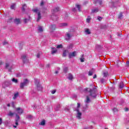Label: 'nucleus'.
Here are the masks:
<instances>
[{
	"instance_id": "nucleus-24",
	"label": "nucleus",
	"mask_w": 129,
	"mask_h": 129,
	"mask_svg": "<svg viewBox=\"0 0 129 129\" xmlns=\"http://www.w3.org/2000/svg\"><path fill=\"white\" fill-rule=\"evenodd\" d=\"M76 8H77L78 10L79 11V12H81V10H80V9H81L80 5H76Z\"/></svg>"
},
{
	"instance_id": "nucleus-15",
	"label": "nucleus",
	"mask_w": 129,
	"mask_h": 129,
	"mask_svg": "<svg viewBox=\"0 0 129 129\" xmlns=\"http://www.w3.org/2000/svg\"><path fill=\"white\" fill-rule=\"evenodd\" d=\"M26 86V85L23 82L20 83V88H22V89H24V87Z\"/></svg>"
},
{
	"instance_id": "nucleus-3",
	"label": "nucleus",
	"mask_w": 129,
	"mask_h": 129,
	"mask_svg": "<svg viewBox=\"0 0 129 129\" xmlns=\"http://www.w3.org/2000/svg\"><path fill=\"white\" fill-rule=\"evenodd\" d=\"M16 111L18 112V113H19V114H23V113H24V110L20 107L17 108Z\"/></svg>"
},
{
	"instance_id": "nucleus-31",
	"label": "nucleus",
	"mask_w": 129,
	"mask_h": 129,
	"mask_svg": "<svg viewBox=\"0 0 129 129\" xmlns=\"http://www.w3.org/2000/svg\"><path fill=\"white\" fill-rule=\"evenodd\" d=\"M119 87L120 88H122L123 87V83H122V82H121L120 83Z\"/></svg>"
},
{
	"instance_id": "nucleus-57",
	"label": "nucleus",
	"mask_w": 129,
	"mask_h": 129,
	"mask_svg": "<svg viewBox=\"0 0 129 129\" xmlns=\"http://www.w3.org/2000/svg\"><path fill=\"white\" fill-rule=\"evenodd\" d=\"M88 90V88H86L85 89V91H87Z\"/></svg>"
},
{
	"instance_id": "nucleus-30",
	"label": "nucleus",
	"mask_w": 129,
	"mask_h": 129,
	"mask_svg": "<svg viewBox=\"0 0 129 129\" xmlns=\"http://www.w3.org/2000/svg\"><path fill=\"white\" fill-rule=\"evenodd\" d=\"M12 81L13 82H14V83H18V80L17 79L13 78Z\"/></svg>"
},
{
	"instance_id": "nucleus-35",
	"label": "nucleus",
	"mask_w": 129,
	"mask_h": 129,
	"mask_svg": "<svg viewBox=\"0 0 129 129\" xmlns=\"http://www.w3.org/2000/svg\"><path fill=\"white\" fill-rule=\"evenodd\" d=\"M60 8L59 7H57L54 9V12H59Z\"/></svg>"
},
{
	"instance_id": "nucleus-52",
	"label": "nucleus",
	"mask_w": 129,
	"mask_h": 129,
	"mask_svg": "<svg viewBox=\"0 0 129 129\" xmlns=\"http://www.w3.org/2000/svg\"><path fill=\"white\" fill-rule=\"evenodd\" d=\"M15 124L16 125H19V122L16 121Z\"/></svg>"
},
{
	"instance_id": "nucleus-38",
	"label": "nucleus",
	"mask_w": 129,
	"mask_h": 129,
	"mask_svg": "<svg viewBox=\"0 0 129 129\" xmlns=\"http://www.w3.org/2000/svg\"><path fill=\"white\" fill-rule=\"evenodd\" d=\"M93 74V73L91 71L89 72V76H92V75Z\"/></svg>"
},
{
	"instance_id": "nucleus-10",
	"label": "nucleus",
	"mask_w": 129,
	"mask_h": 129,
	"mask_svg": "<svg viewBox=\"0 0 129 129\" xmlns=\"http://www.w3.org/2000/svg\"><path fill=\"white\" fill-rule=\"evenodd\" d=\"M68 78L69 80H73V75L71 74V73H69Z\"/></svg>"
},
{
	"instance_id": "nucleus-33",
	"label": "nucleus",
	"mask_w": 129,
	"mask_h": 129,
	"mask_svg": "<svg viewBox=\"0 0 129 129\" xmlns=\"http://www.w3.org/2000/svg\"><path fill=\"white\" fill-rule=\"evenodd\" d=\"M67 36L69 39H70V38H71V37H72L71 35L69 33H67Z\"/></svg>"
},
{
	"instance_id": "nucleus-14",
	"label": "nucleus",
	"mask_w": 129,
	"mask_h": 129,
	"mask_svg": "<svg viewBox=\"0 0 129 129\" xmlns=\"http://www.w3.org/2000/svg\"><path fill=\"white\" fill-rule=\"evenodd\" d=\"M99 11L98 10V8H95L94 9L92 10V13H97Z\"/></svg>"
},
{
	"instance_id": "nucleus-28",
	"label": "nucleus",
	"mask_w": 129,
	"mask_h": 129,
	"mask_svg": "<svg viewBox=\"0 0 129 129\" xmlns=\"http://www.w3.org/2000/svg\"><path fill=\"white\" fill-rule=\"evenodd\" d=\"M38 31L39 32H43V28L41 26H39Z\"/></svg>"
},
{
	"instance_id": "nucleus-29",
	"label": "nucleus",
	"mask_w": 129,
	"mask_h": 129,
	"mask_svg": "<svg viewBox=\"0 0 129 129\" xmlns=\"http://www.w3.org/2000/svg\"><path fill=\"white\" fill-rule=\"evenodd\" d=\"M57 53V49H55L51 51L52 55H54V54H56Z\"/></svg>"
},
{
	"instance_id": "nucleus-46",
	"label": "nucleus",
	"mask_w": 129,
	"mask_h": 129,
	"mask_svg": "<svg viewBox=\"0 0 129 129\" xmlns=\"http://www.w3.org/2000/svg\"><path fill=\"white\" fill-rule=\"evenodd\" d=\"M62 27H65L67 26V23H62Z\"/></svg>"
},
{
	"instance_id": "nucleus-19",
	"label": "nucleus",
	"mask_w": 129,
	"mask_h": 129,
	"mask_svg": "<svg viewBox=\"0 0 129 129\" xmlns=\"http://www.w3.org/2000/svg\"><path fill=\"white\" fill-rule=\"evenodd\" d=\"M85 32V33L88 34V35H90V34H91V32H90V30H89V29H86Z\"/></svg>"
},
{
	"instance_id": "nucleus-16",
	"label": "nucleus",
	"mask_w": 129,
	"mask_h": 129,
	"mask_svg": "<svg viewBox=\"0 0 129 129\" xmlns=\"http://www.w3.org/2000/svg\"><path fill=\"white\" fill-rule=\"evenodd\" d=\"M18 96H19V93L17 92L14 94L13 99H16V98H17V97H18Z\"/></svg>"
},
{
	"instance_id": "nucleus-18",
	"label": "nucleus",
	"mask_w": 129,
	"mask_h": 129,
	"mask_svg": "<svg viewBox=\"0 0 129 129\" xmlns=\"http://www.w3.org/2000/svg\"><path fill=\"white\" fill-rule=\"evenodd\" d=\"M39 124H40L41 125H45V124H46V122L45 120H43L42 121H41L40 123H39Z\"/></svg>"
},
{
	"instance_id": "nucleus-49",
	"label": "nucleus",
	"mask_w": 129,
	"mask_h": 129,
	"mask_svg": "<svg viewBox=\"0 0 129 129\" xmlns=\"http://www.w3.org/2000/svg\"><path fill=\"white\" fill-rule=\"evenodd\" d=\"M40 53H37V55H36V57H37V58H40Z\"/></svg>"
},
{
	"instance_id": "nucleus-40",
	"label": "nucleus",
	"mask_w": 129,
	"mask_h": 129,
	"mask_svg": "<svg viewBox=\"0 0 129 129\" xmlns=\"http://www.w3.org/2000/svg\"><path fill=\"white\" fill-rule=\"evenodd\" d=\"M113 111L114 112H116V111H117V108H114L113 109H112Z\"/></svg>"
},
{
	"instance_id": "nucleus-56",
	"label": "nucleus",
	"mask_w": 129,
	"mask_h": 129,
	"mask_svg": "<svg viewBox=\"0 0 129 129\" xmlns=\"http://www.w3.org/2000/svg\"><path fill=\"white\" fill-rule=\"evenodd\" d=\"M126 64H127L128 66H129V61H127V62H126Z\"/></svg>"
},
{
	"instance_id": "nucleus-47",
	"label": "nucleus",
	"mask_w": 129,
	"mask_h": 129,
	"mask_svg": "<svg viewBox=\"0 0 129 129\" xmlns=\"http://www.w3.org/2000/svg\"><path fill=\"white\" fill-rule=\"evenodd\" d=\"M40 6H41V7H43V6H44V2H41Z\"/></svg>"
},
{
	"instance_id": "nucleus-50",
	"label": "nucleus",
	"mask_w": 129,
	"mask_h": 129,
	"mask_svg": "<svg viewBox=\"0 0 129 129\" xmlns=\"http://www.w3.org/2000/svg\"><path fill=\"white\" fill-rule=\"evenodd\" d=\"M102 19V17H99V16L98 17V20L99 21H100V19Z\"/></svg>"
},
{
	"instance_id": "nucleus-63",
	"label": "nucleus",
	"mask_w": 129,
	"mask_h": 129,
	"mask_svg": "<svg viewBox=\"0 0 129 129\" xmlns=\"http://www.w3.org/2000/svg\"><path fill=\"white\" fill-rule=\"evenodd\" d=\"M51 49H52V50H54V49H55V48H54V47H51Z\"/></svg>"
},
{
	"instance_id": "nucleus-13",
	"label": "nucleus",
	"mask_w": 129,
	"mask_h": 129,
	"mask_svg": "<svg viewBox=\"0 0 129 129\" xmlns=\"http://www.w3.org/2000/svg\"><path fill=\"white\" fill-rule=\"evenodd\" d=\"M68 53V50H64L62 53V56L63 57H66V55H67V53Z\"/></svg>"
},
{
	"instance_id": "nucleus-36",
	"label": "nucleus",
	"mask_w": 129,
	"mask_h": 129,
	"mask_svg": "<svg viewBox=\"0 0 129 129\" xmlns=\"http://www.w3.org/2000/svg\"><path fill=\"white\" fill-rule=\"evenodd\" d=\"M8 115H9V116H13V115H14V113L12 112H10L8 114Z\"/></svg>"
},
{
	"instance_id": "nucleus-48",
	"label": "nucleus",
	"mask_w": 129,
	"mask_h": 129,
	"mask_svg": "<svg viewBox=\"0 0 129 129\" xmlns=\"http://www.w3.org/2000/svg\"><path fill=\"white\" fill-rule=\"evenodd\" d=\"M3 122V119L2 118H0V124H2Z\"/></svg>"
},
{
	"instance_id": "nucleus-34",
	"label": "nucleus",
	"mask_w": 129,
	"mask_h": 129,
	"mask_svg": "<svg viewBox=\"0 0 129 129\" xmlns=\"http://www.w3.org/2000/svg\"><path fill=\"white\" fill-rule=\"evenodd\" d=\"M29 20H30V18H29V19H27V18H25V19H24V23H25V24L27 23H28V21H29Z\"/></svg>"
},
{
	"instance_id": "nucleus-45",
	"label": "nucleus",
	"mask_w": 129,
	"mask_h": 129,
	"mask_svg": "<svg viewBox=\"0 0 129 129\" xmlns=\"http://www.w3.org/2000/svg\"><path fill=\"white\" fill-rule=\"evenodd\" d=\"M38 9H33V11L34 12V13H37V12H38Z\"/></svg>"
},
{
	"instance_id": "nucleus-59",
	"label": "nucleus",
	"mask_w": 129,
	"mask_h": 129,
	"mask_svg": "<svg viewBox=\"0 0 129 129\" xmlns=\"http://www.w3.org/2000/svg\"><path fill=\"white\" fill-rule=\"evenodd\" d=\"M55 74H58V71H55Z\"/></svg>"
},
{
	"instance_id": "nucleus-11",
	"label": "nucleus",
	"mask_w": 129,
	"mask_h": 129,
	"mask_svg": "<svg viewBox=\"0 0 129 129\" xmlns=\"http://www.w3.org/2000/svg\"><path fill=\"white\" fill-rule=\"evenodd\" d=\"M51 18L53 21H57L58 20V16L56 15H52Z\"/></svg>"
},
{
	"instance_id": "nucleus-37",
	"label": "nucleus",
	"mask_w": 129,
	"mask_h": 129,
	"mask_svg": "<svg viewBox=\"0 0 129 129\" xmlns=\"http://www.w3.org/2000/svg\"><path fill=\"white\" fill-rule=\"evenodd\" d=\"M15 5H13L11 6V10H15Z\"/></svg>"
},
{
	"instance_id": "nucleus-21",
	"label": "nucleus",
	"mask_w": 129,
	"mask_h": 129,
	"mask_svg": "<svg viewBox=\"0 0 129 129\" xmlns=\"http://www.w3.org/2000/svg\"><path fill=\"white\" fill-rule=\"evenodd\" d=\"M26 7H27V5L26 4H24L22 6V10L23 12H25L26 11Z\"/></svg>"
},
{
	"instance_id": "nucleus-4",
	"label": "nucleus",
	"mask_w": 129,
	"mask_h": 129,
	"mask_svg": "<svg viewBox=\"0 0 129 129\" xmlns=\"http://www.w3.org/2000/svg\"><path fill=\"white\" fill-rule=\"evenodd\" d=\"M76 111L77 112V114L78 115L77 116V117L79 119H80L81 118V115H82V113L79 111V109H77Z\"/></svg>"
},
{
	"instance_id": "nucleus-5",
	"label": "nucleus",
	"mask_w": 129,
	"mask_h": 129,
	"mask_svg": "<svg viewBox=\"0 0 129 129\" xmlns=\"http://www.w3.org/2000/svg\"><path fill=\"white\" fill-rule=\"evenodd\" d=\"M77 53V52L76 51H74L72 53H70L69 55V58H71L72 57H75V56H76Z\"/></svg>"
},
{
	"instance_id": "nucleus-7",
	"label": "nucleus",
	"mask_w": 129,
	"mask_h": 129,
	"mask_svg": "<svg viewBox=\"0 0 129 129\" xmlns=\"http://www.w3.org/2000/svg\"><path fill=\"white\" fill-rule=\"evenodd\" d=\"M86 100L85 101V102L86 103H89V102H91V100H90V98H89V96L87 95L86 96Z\"/></svg>"
},
{
	"instance_id": "nucleus-26",
	"label": "nucleus",
	"mask_w": 129,
	"mask_h": 129,
	"mask_svg": "<svg viewBox=\"0 0 129 129\" xmlns=\"http://www.w3.org/2000/svg\"><path fill=\"white\" fill-rule=\"evenodd\" d=\"M63 48V45L62 44H59L56 46L57 49H62Z\"/></svg>"
},
{
	"instance_id": "nucleus-60",
	"label": "nucleus",
	"mask_w": 129,
	"mask_h": 129,
	"mask_svg": "<svg viewBox=\"0 0 129 129\" xmlns=\"http://www.w3.org/2000/svg\"><path fill=\"white\" fill-rule=\"evenodd\" d=\"M9 71L10 72H11L12 69H9Z\"/></svg>"
},
{
	"instance_id": "nucleus-2",
	"label": "nucleus",
	"mask_w": 129,
	"mask_h": 129,
	"mask_svg": "<svg viewBox=\"0 0 129 129\" xmlns=\"http://www.w3.org/2000/svg\"><path fill=\"white\" fill-rule=\"evenodd\" d=\"M35 84L37 87L38 90H42V86H41V84H40V83L37 81H35Z\"/></svg>"
},
{
	"instance_id": "nucleus-39",
	"label": "nucleus",
	"mask_w": 129,
	"mask_h": 129,
	"mask_svg": "<svg viewBox=\"0 0 129 129\" xmlns=\"http://www.w3.org/2000/svg\"><path fill=\"white\" fill-rule=\"evenodd\" d=\"M27 118H32L33 117V116L32 115H27Z\"/></svg>"
},
{
	"instance_id": "nucleus-27",
	"label": "nucleus",
	"mask_w": 129,
	"mask_h": 129,
	"mask_svg": "<svg viewBox=\"0 0 129 129\" xmlns=\"http://www.w3.org/2000/svg\"><path fill=\"white\" fill-rule=\"evenodd\" d=\"M63 72L64 73L66 74L68 72V68L66 67L63 69Z\"/></svg>"
},
{
	"instance_id": "nucleus-25",
	"label": "nucleus",
	"mask_w": 129,
	"mask_h": 129,
	"mask_svg": "<svg viewBox=\"0 0 129 129\" xmlns=\"http://www.w3.org/2000/svg\"><path fill=\"white\" fill-rule=\"evenodd\" d=\"M80 60L81 62H84V54H83L82 55V58H80Z\"/></svg>"
},
{
	"instance_id": "nucleus-54",
	"label": "nucleus",
	"mask_w": 129,
	"mask_h": 129,
	"mask_svg": "<svg viewBox=\"0 0 129 129\" xmlns=\"http://www.w3.org/2000/svg\"><path fill=\"white\" fill-rule=\"evenodd\" d=\"M72 11L73 12H75L76 11V8H73Z\"/></svg>"
},
{
	"instance_id": "nucleus-64",
	"label": "nucleus",
	"mask_w": 129,
	"mask_h": 129,
	"mask_svg": "<svg viewBox=\"0 0 129 129\" xmlns=\"http://www.w3.org/2000/svg\"><path fill=\"white\" fill-rule=\"evenodd\" d=\"M15 128H17V125H14L13 126Z\"/></svg>"
},
{
	"instance_id": "nucleus-55",
	"label": "nucleus",
	"mask_w": 129,
	"mask_h": 129,
	"mask_svg": "<svg viewBox=\"0 0 129 129\" xmlns=\"http://www.w3.org/2000/svg\"><path fill=\"white\" fill-rule=\"evenodd\" d=\"M46 67H47V68H49V67H50V64H47Z\"/></svg>"
},
{
	"instance_id": "nucleus-9",
	"label": "nucleus",
	"mask_w": 129,
	"mask_h": 129,
	"mask_svg": "<svg viewBox=\"0 0 129 129\" xmlns=\"http://www.w3.org/2000/svg\"><path fill=\"white\" fill-rule=\"evenodd\" d=\"M41 18H42V16H41V13L38 12V18L36 20V21L39 22V21H40V20H41Z\"/></svg>"
},
{
	"instance_id": "nucleus-12",
	"label": "nucleus",
	"mask_w": 129,
	"mask_h": 129,
	"mask_svg": "<svg viewBox=\"0 0 129 129\" xmlns=\"http://www.w3.org/2000/svg\"><path fill=\"white\" fill-rule=\"evenodd\" d=\"M104 78H106L108 76V72H105L103 73Z\"/></svg>"
},
{
	"instance_id": "nucleus-44",
	"label": "nucleus",
	"mask_w": 129,
	"mask_h": 129,
	"mask_svg": "<svg viewBox=\"0 0 129 129\" xmlns=\"http://www.w3.org/2000/svg\"><path fill=\"white\" fill-rule=\"evenodd\" d=\"M101 83H104V79H101Z\"/></svg>"
},
{
	"instance_id": "nucleus-51",
	"label": "nucleus",
	"mask_w": 129,
	"mask_h": 129,
	"mask_svg": "<svg viewBox=\"0 0 129 129\" xmlns=\"http://www.w3.org/2000/svg\"><path fill=\"white\" fill-rule=\"evenodd\" d=\"M97 77V76H96V75H94V76H93V78L94 79H95V78H96Z\"/></svg>"
},
{
	"instance_id": "nucleus-41",
	"label": "nucleus",
	"mask_w": 129,
	"mask_h": 129,
	"mask_svg": "<svg viewBox=\"0 0 129 129\" xmlns=\"http://www.w3.org/2000/svg\"><path fill=\"white\" fill-rule=\"evenodd\" d=\"M77 105H78L77 109H78L79 108H80L81 105H80V103H78Z\"/></svg>"
},
{
	"instance_id": "nucleus-32",
	"label": "nucleus",
	"mask_w": 129,
	"mask_h": 129,
	"mask_svg": "<svg viewBox=\"0 0 129 129\" xmlns=\"http://www.w3.org/2000/svg\"><path fill=\"white\" fill-rule=\"evenodd\" d=\"M118 19H121V18H122V13H119V14L118 15Z\"/></svg>"
},
{
	"instance_id": "nucleus-58",
	"label": "nucleus",
	"mask_w": 129,
	"mask_h": 129,
	"mask_svg": "<svg viewBox=\"0 0 129 129\" xmlns=\"http://www.w3.org/2000/svg\"><path fill=\"white\" fill-rule=\"evenodd\" d=\"M102 1H100V2H99V5H102Z\"/></svg>"
},
{
	"instance_id": "nucleus-62",
	"label": "nucleus",
	"mask_w": 129,
	"mask_h": 129,
	"mask_svg": "<svg viewBox=\"0 0 129 129\" xmlns=\"http://www.w3.org/2000/svg\"><path fill=\"white\" fill-rule=\"evenodd\" d=\"M6 44H8V43L7 42H4V45H6Z\"/></svg>"
},
{
	"instance_id": "nucleus-43",
	"label": "nucleus",
	"mask_w": 129,
	"mask_h": 129,
	"mask_svg": "<svg viewBox=\"0 0 129 129\" xmlns=\"http://www.w3.org/2000/svg\"><path fill=\"white\" fill-rule=\"evenodd\" d=\"M10 66V64L6 63V68H8Z\"/></svg>"
},
{
	"instance_id": "nucleus-8",
	"label": "nucleus",
	"mask_w": 129,
	"mask_h": 129,
	"mask_svg": "<svg viewBox=\"0 0 129 129\" xmlns=\"http://www.w3.org/2000/svg\"><path fill=\"white\" fill-rule=\"evenodd\" d=\"M15 24H16V25H19V24H21V20L20 19H16L14 20Z\"/></svg>"
},
{
	"instance_id": "nucleus-1",
	"label": "nucleus",
	"mask_w": 129,
	"mask_h": 129,
	"mask_svg": "<svg viewBox=\"0 0 129 129\" xmlns=\"http://www.w3.org/2000/svg\"><path fill=\"white\" fill-rule=\"evenodd\" d=\"M90 96H92L93 98H96V87L95 86L92 89L89 91Z\"/></svg>"
},
{
	"instance_id": "nucleus-42",
	"label": "nucleus",
	"mask_w": 129,
	"mask_h": 129,
	"mask_svg": "<svg viewBox=\"0 0 129 129\" xmlns=\"http://www.w3.org/2000/svg\"><path fill=\"white\" fill-rule=\"evenodd\" d=\"M51 93L52 94H55V93H56V90L52 91Z\"/></svg>"
},
{
	"instance_id": "nucleus-53",
	"label": "nucleus",
	"mask_w": 129,
	"mask_h": 129,
	"mask_svg": "<svg viewBox=\"0 0 129 129\" xmlns=\"http://www.w3.org/2000/svg\"><path fill=\"white\" fill-rule=\"evenodd\" d=\"M125 111H128V108H125Z\"/></svg>"
},
{
	"instance_id": "nucleus-17",
	"label": "nucleus",
	"mask_w": 129,
	"mask_h": 129,
	"mask_svg": "<svg viewBox=\"0 0 129 129\" xmlns=\"http://www.w3.org/2000/svg\"><path fill=\"white\" fill-rule=\"evenodd\" d=\"M23 83L25 84V85H27L29 83V80L27 79H24Z\"/></svg>"
},
{
	"instance_id": "nucleus-23",
	"label": "nucleus",
	"mask_w": 129,
	"mask_h": 129,
	"mask_svg": "<svg viewBox=\"0 0 129 129\" xmlns=\"http://www.w3.org/2000/svg\"><path fill=\"white\" fill-rule=\"evenodd\" d=\"M21 58L23 60V62L25 63V62H26V58H27V56L26 55H23Z\"/></svg>"
},
{
	"instance_id": "nucleus-6",
	"label": "nucleus",
	"mask_w": 129,
	"mask_h": 129,
	"mask_svg": "<svg viewBox=\"0 0 129 129\" xmlns=\"http://www.w3.org/2000/svg\"><path fill=\"white\" fill-rule=\"evenodd\" d=\"M50 30L51 32H53L56 30V25H52L50 26Z\"/></svg>"
},
{
	"instance_id": "nucleus-22",
	"label": "nucleus",
	"mask_w": 129,
	"mask_h": 129,
	"mask_svg": "<svg viewBox=\"0 0 129 129\" xmlns=\"http://www.w3.org/2000/svg\"><path fill=\"white\" fill-rule=\"evenodd\" d=\"M91 20V17H90V16H88V18L86 19L87 23H90Z\"/></svg>"
},
{
	"instance_id": "nucleus-61",
	"label": "nucleus",
	"mask_w": 129,
	"mask_h": 129,
	"mask_svg": "<svg viewBox=\"0 0 129 129\" xmlns=\"http://www.w3.org/2000/svg\"><path fill=\"white\" fill-rule=\"evenodd\" d=\"M7 106L10 107V106H11V105L10 104H8Z\"/></svg>"
},
{
	"instance_id": "nucleus-20",
	"label": "nucleus",
	"mask_w": 129,
	"mask_h": 129,
	"mask_svg": "<svg viewBox=\"0 0 129 129\" xmlns=\"http://www.w3.org/2000/svg\"><path fill=\"white\" fill-rule=\"evenodd\" d=\"M16 119H15V121L19 122L20 121V116L16 114Z\"/></svg>"
}]
</instances>
